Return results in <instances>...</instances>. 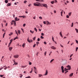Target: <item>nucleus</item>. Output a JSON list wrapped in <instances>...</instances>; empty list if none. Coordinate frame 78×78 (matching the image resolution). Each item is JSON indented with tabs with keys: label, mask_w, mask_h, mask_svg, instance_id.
<instances>
[{
	"label": "nucleus",
	"mask_w": 78,
	"mask_h": 78,
	"mask_svg": "<svg viewBox=\"0 0 78 78\" xmlns=\"http://www.w3.org/2000/svg\"><path fill=\"white\" fill-rule=\"evenodd\" d=\"M47 54V51H45L44 52V55L45 56H46V54Z\"/></svg>",
	"instance_id": "39"
},
{
	"label": "nucleus",
	"mask_w": 78,
	"mask_h": 78,
	"mask_svg": "<svg viewBox=\"0 0 78 78\" xmlns=\"http://www.w3.org/2000/svg\"><path fill=\"white\" fill-rule=\"evenodd\" d=\"M27 77V78H31V77L30 76H28Z\"/></svg>",
	"instance_id": "61"
},
{
	"label": "nucleus",
	"mask_w": 78,
	"mask_h": 78,
	"mask_svg": "<svg viewBox=\"0 0 78 78\" xmlns=\"http://www.w3.org/2000/svg\"><path fill=\"white\" fill-rule=\"evenodd\" d=\"M37 41H40V39H39V38H38L37 40Z\"/></svg>",
	"instance_id": "51"
},
{
	"label": "nucleus",
	"mask_w": 78,
	"mask_h": 78,
	"mask_svg": "<svg viewBox=\"0 0 78 78\" xmlns=\"http://www.w3.org/2000/svg\"><path fill=\"white\" fill-rule=\"evenodd\" d=\"M66 68H67V69L69 70L71 69V66H70L69 65H68L66 67Z\"/></svg>",
	"instance_id": "3"
},
{
	"label": "nucleus",
	"mask_w": 78,
	"mask_h": 78,
	"mask_svg": "<svg viewBox=\"0 0 78 78\" xmlns=\"http://www.w3.org/2000/svg\"><path fill=\"white\" fill-rule=\"evenodd\" d=\"M24 3H27V1H24Z\"/></svg>",
	"instance_id": "43"
},
{
	"label": "nucleus",
	"mask_w": 78,
	"mask_h": 78,
	"mask_svg": "<svg viewBox=\"0 0 78 78\" xmlns=\"http://www.w3.org/2000/svg\"><path fill=\"white\" fill-rule=\"evenodd\" d=\"M19 17H23V18H25L26 17V16H19Z\"/></svg>",
	"instance_id": "9"
},
{
	"label": "nucleus",
	"mask_w": 78,
	"mask_h": 78,
	"mask_svg": "<svg viewBox=\"0 0 78 78\" xmlns=\"http://www.w3.org/2000/svg\"><path fill=\"white\" fill-rule=\"evenodd\" d=\"M69 18V16L67 15H66V18Z\"/></svg>",
	"instance_id": "34"
},
{
	"label": "nucleus",
	"mask_w": 78,
	"mask_h": 78,
	"mask_svg": "<svg viewBox=\"0 0 78 78\" xmlns=\"http://www.w3.org/2000/svg\"><path fill=\"white\" fill-rule=\"evenodd\" d=\"M38 30H39V31H41V29H38Z\"/></svg>",
	"instance_id": "56"
},
{
	"label": "nucleus",
	"mask_w": 78,
	"mask_h": 78,
	"mask_svg": "<svg viewBox=\"0 0 78 78\" xmlns=\"http://www.w3.org/2000/svg\"><path fill=\"white\" fill-rule=\"evenodd\" d=\"M60 46L61 47H62V48H64V46H63V45H62V44H60Z\"/></svg>",
	"instance_id": "37"
},
{
	"label": "nucleus",
	"mask_w": 78,
	"mask_h": 78,
	"mask_svg": "<svg viewBox=\"0 0 78 78\" xmlns=\"http://www.w3.org/2000/svg\"><path fill=\"white\" fill-rule=\"evenodd\" d=\"M59 34H60V36H61V37H63V36H62V33H61V32H60Z\"/></svg>",
	"instance_id": "12"
},
{
	"label": "nucleus",
	"mask_w": 78,
	"mask_h": 78,
	"mask_svg": "<svg viewBox=\"0 0 78 78\" xmlns=\"http://www.w3.org/2000/svg\"><path fill=\"white\" fill-rule=\"evenodd\" d=\"M36 2H41V1L39 0H36Z\"/></svg>",
	"instance_id": "47"
},
{
	"label": "nucleus",
	"mask_w": 78,
	"mask_h": 78,
	"mask_svg": "<svg viewBox=\"0 0 78 78\" xmlns=\"http://www.w3.org/2000/svg\"><path fill=\"white\" fill-rule=\"evenodd\" d=\"M75 30L76 33H78V30L77 29H76V28L75 29Z\"/></svg>",
	"instance_id": "20"
},
{
	"label": "nucleus",
	"mask_w": 78,
	"mask_h": 78,
	"mask_svg": "<svg viewBox=\"0 0 78 78\" xmlns=\"http://www.w3.org/2000/svg\"><path fill=\"white\" fill-rule=\"evenodd\" d=\"M71 14H72V12H69L68 14V15L69 16H71Z\"/></svg>",
	"instance_id": "11"
},
{
	"label": "nucleus",
	"mask_w": 78,
	"mask_h": 78,
	"mask_svg": "<svg viewBox=\"0 0 78 78\" xmlns=\"http://www.w3.org/2000/svg\"><path fill=\"white\" fill-rule=\"evenodd\" d=\"M12 33H11L10 34H9V36H11V35H12Z\"/></svg>",
	"instance_id": "42"
},
{
	"label": "nucleus",
	"mask_w": 78,
	"mask_h": 78,
	"mask_svg": "<svg viewBox=\"0 0 78 78\" xmlns=\"http://www.w3.org/2000/svg\"><path fill=\"white\" fill-rule=\"evenodd\" d=\"M41 35H42V36H44V33H42L41 34Z\"/></svg>",
	"instance_id": "48"
},
{
	"label": "nucleus",
	"mask_w": 78,
	"mask_h": 78,
	"mask_svg": "<svg viewBox=\"0 0 78 78\" xmlns=\"http://www.w3.org/2000/svg\"><path fill=\"white\" fill-rule=\"evenodd\" d=\"M44 44H47V43H46V42H45V41L44 42Z\"/></svg>",
	"instance_id": "59"
},
{
	"label": "nucleus",
	"mask_w": 78,
	"mask_h": 78,
	"mask_svg": "<svg viewBox=\"0 0 78 78\" xmlns=\"http://www.w3.org/2000/svg\"><path fill=\"white\" fill-rule=\"evenodd\" d=\"M51 48L53 50H56V47H55L54 46H51Z\"/></svg>",
	"instance_id": "4"
},
{
	"label": "nucleus",
	"mask_w": 78,
	"mask_h": 78,
	"mask_svg": "<svg viewBox=\"0 0 78 78\" xmlns=\"http://www.w3.org/2000/svg\"><path fill=\"white\" fill-rule=\"evenodd\" d=\"M17 17H16L15 18V20H16V21H17Z\"/></svg>",
	"instance_id": "27"
},
{
	"label": "nucleus",
	"mask_w": 78,
	"mask_h": 78,
	"mask_svg": "<svg viewBox=\"0 0 78 78\" xmlns=\"http://www.w3.org/2000/svg\"><path fill=\"white\" fill-rule=\"evenodd\" d=\"M54 12L55 13H56V10H54Z\"/></svg>",
	"instance_id": "60"
},
{
	"label": "nucleus",
	"mask_w": 78,
	"mask_h": 78,
	"mask_svg": "<svg viewBox=\"0 0 78 78\" xmlns=\"http://www.w3.org/2000/svg\"><path fill=\"white\" fill-rule=\"evenodd\" d=\"M18 33H19V34H20V30H18Z\"/></svg>",
	"instance_id": "32"
},
{
	"label": "nucleus",
	"mask_w": 78,
	"mask_h": 78,
	"mask_svg": "<svg viewBox=\"0 0 78 78\" xmlns=\"http://www.w3.org/2000/svg\"><path fill=\"white\" fill-rule=\"evenodd\" d=\"M27 66H22L21 67H22V68H25V67H27Z\"/></svg>",
	"instance_id": "13"
},
{
	"label": "nucleus",
	"mask_w": 78,
	"mask_h": 78,
	"mask_svg": "<svg viewBox=\"0 0 78 78\" xmlns=\"http://www.w3.org/2000/svg\"><path fill=\"white\" fill-rule=\"evenodd\" d=\"M3 69V67H2V68H0V70H2V69Z\"/></svg>",
	"instance_id": "44"
},
{
	"label": "nucleus",
	"mask_w": 78,
	"mask_h": 78,
	"mask_svg": "<svg viewBox=\"0 0 78 78\" xmlns=\"http://www.w3.org/2000/svg\"><path fill=\"white\" fill-rule=\"evenodd\" d=\"M35 46H36V44H34L33 46V47H34H34H35Z\"/></svg>",
	"instance_id": "46"
},
{
	"label": "nucleus",
	"mask_w": 78,
	"mask_h": 78,
	"mask_svg": "<svg viewBox=\"0 0 78 78\" xmlns=\"http://www.w3.org/2000/svg\"><path fill=\"white\" fill-rule=\"evenodd\" d=\"M34 30L36 31V32H37V29H36V28H34Z\"/></svg>",
	"instance_id": "35"
},
{
	"label": "nucleus",
	"mask_w": 78,
	"mask_h": 78,
	"mask_svg": "<svg viewBox=\"0 0 78 78\" xmlns=\"http://www.w3.org/2000/svg\"><path fill=\"white\" fill-rule=\"evenodd\" d=\"M32 64V63H31V62H29V65H31Z\"/></svg>",
	"instance_id": "63"
},
{
	"label": "nucleus",
	"mask_w": 78,
	"mask_h": 78,
	"mask_svg": "<svg viewBox=\"0 0 78 78\" xmlns=\"http://www.w3.org/2000/svg\"><path fill=\"white\" fill-rule=\"evenodd\" d=\"M25 44H23L22 45V46L23 47V48H24V47H25Z\"/></svg>",
	"instance_id": "15"
},
{
	"label": "nucleus",
	"mask_w": 78,
	"mask_h": 78,
	"mask_svg": "<svg viewBox=\"0 0 78 78\" xmlns=\"http://www.w3.org/2000/svg\"><path fill=\"white\" fill-rule=\"evenodd\" d=\"M38 3L39 4H38ZM40 3H41L40 2H36L34 3V6H40V5L41 6V5L39 4H40Z\"/></svg>",
	"instance_id": "1"
},
{
	"label": "nucleus",
	"mask_w": 78,
	"mask_h": 78,
	"mask_svg": "<svg viewBox=\"0 0 78 78\" xmlns=\"http://www.w3.org/2000/svg\"><path fill=\"white\" fill-rule=\"evenodd\" d=\"M73 44H74V43L73 42L72 43H71V46L72 45H73Z\"/></svg>",
	"instance_id": "57"
},
{
	"label": "nucleus",
	"mask_w": 78,
	"mask_h": 78,
	"mask_svg": "<svg viewBox=\"0 0 78 78\" xmlns=\"http://www.w3.org/2000/svg\"><path fill=\"white\" fill-rule=\"evenodd\" d=\"M18 39L17 37H15V38H14L13 41L16 40V39Z\"/></svg>",
	"instance_id": "26"
},
{
	"label": "nucleus",
	"mask_w": 78,
	"mask_h": 78,
	"mask_svg": "<svg viewBox=\"0 0 78 78\" xmlns=\"http://www.w3.org/2000/svg\"><path fill=\"white\" fill-rule=\"evenodd\" d=\"M64 70L65 71H67V70H68V69H66V68H64Z\"/></svg>",
	"instance_id": "24"
},
{
	"label": "nucleus",
	"mask_w": 78,
	"mask_h": 78,
	"mask_svg": "<svg viewBox=\"0 0 78 78\" xmlns=\"http://www.w3.org/2000/svg\"><path fill=\"white\" fill-rule=\"evenodd\" d=\"M54 60V59H52V60H51L50 61V63H51L52 62H53V60Z\"/></svg>",
	"instance_id": "28"
},
{
	"label": "nucleus",
	"mask_w": 78,
	"mask_h": 78,
	"mask_svg": "<svg viewBox=\"0 0 78 78\" xmlns=\"http://www.w3.org/2000/svg\"><path fill=\"white\" fill-rule=\"evenodd\" d=\"M75 41H76V43L77 44H78V41H77V40H75Z\"/></svg>",
	"instance_id": "41"
},
{
	"label": "nucleus",
	"mask_w": 78,
	"mask_h": 78,
	"mask_svg": "<svg viewBox=\"0 0 78 78\" xmlns=\"http://www.w3.org/2000/svg\"><path fill=\"white\" fill-rule=\"evenodd\" d=\"M15 65H17L18 64L17 63H15Z\"/></svg>",
	"instance_id": "64"
},
{
	"label": "nucleus",
	"mask_w": 78,
	"mask_h": 78,
	"mask_svg": "<svg viewBox=\"0 0 78 78\" xmlns=\"http://www.w3.org/2000/svg\"><path fill=\"white\" fill-rule=\"evenodd\" d=\"M20 78H22V76H23V75H22V74H20Z\"/></svg>",
	"instance_id": "22"
},
{
	"label": "nucleus",
	"mask_w": 78,
	"mask_h": 78,
	"mask_svg": "<svg viewBox=\"0 0 78 78\" xmlns=\"http://www.w3.org/2000/svg\"><path fill=\"white\" fill-rule=\"evenodd\" d=\"M62 73H64V69H62Z\"/></svg>",
	"instance_id": "38"
},
{
	"label": "nucleus",
	"mask_w": 78,
	"mask_h": 78,
	"mask_svg": "<svg viewBox=\"0 0 78 78\" xmlns=\"http://www.w3.org/2000/svg\"><path fill=\"white\" fill-rule=\"evenodd\" d=\"M61 69L62 70H64V67L63 66H62Z\"/></svg>",
	"instance_id": "25"
},
{
	"label": "nucleus",
	"mask_w": 78,
	"mask_h": 78,
	"mask_svg": "<svg viewBox=\"0 0 78 78\" xmlns=\"http://www.w3.org/2000/svg\"><path fill=\"white\" fill-rule=\"evenodd\" d=\"M40 0V2H44V1L43 0Z\"/></svg>",
	"instance_id": "53"
},
{
	"label": "nucleus",
	"mask_w": 78,
	"mask_h": 78,
	"mask_svg": "<svg viewBox=\"0 0 78 78\" xmlns=\"http://www.w3.org/2000/svg\"><path fill=\"white\" fill-rule=\"evenodd\" d=\"M73 73H71L69 75V76H73Z\"/></svg>",
	"instance_id": "18"
},
{
	"label": "nucleus",
	"mask_w": 78,
	"mask_h": 78,
	"mask_svg": "<svg viewBox=\"0 0 78 78\" xmlns=\"http://www.w3.org/2000/svg\"><path fill=\"white\" fill-rule=\"evenodd\" d=\"M14 57L15 58H19V55H14Z\"/></svg>",
	"instance_id": "6"
},
{
	"label": "nucleus",
	"mask_w": 78,
	"mask_h": 78,
	"mask_svg": "<svg viewBox=\"0 0 78 78\" xmlns=\"http://www.w3.org/2000/svg\"><path fill=\"white\" fill-rule=\"evenodd\" d=\"M12 39L11 40H10V42L9 43V45H11V43L12 42Z\"/></svg>",
	"instance_id": "17"
},
{
	"label": "nucleus",
	"mask_w": 78,
	"mask_h": 78,
	"mask_svg": "<svg viewBox=\"0 0 78 78\" xmlns=\"http://www.w3.org/2000/svg\"><path fill=\"white\" fill-rule=\"evenodd\" d=\"M15 32H16V34H17V36H18L19 35L18 34V33H17V31H16V30H15Z\"/></svg>",
	"instance_id": "29"
},
{
	"label": "nucleus",
	"mask_w": 78,
	"mask_h": 78,
	"mask_svg": "<svg viewBox=\"0 0 78 78\" xmlns=\"http://www.w3.org/2000/svg\"><path fill=\"white\" fill-rule=\"evenodd\" d=\"M11 5V3H8L7 4V6H10Z\"/></svg>",
	"instance_id": "10"
},
{
	"label": "nucleus",
	"mask_w": 78,
	"mask_h": 78,
	"mask_svg": "<svg viewBox=\"0 0 78 78\" xmlns=\"http://www.w3.org/2000/svg\"><path fill=\"white\" fill-rule=\"evenodd\" d=\"M27 40L28 42H29V41H30V40H29V38L28 37V38L27 39Z\"/></svg>",
	"instance_id": "50"
},
{
	"label": "nucleus",
	"mask_w": 78,
	"mask_h": 78,
	"mask_svg": "<svg viewBox=\"0 0 78 78\" xmlns=\"http://www.w3.org/2000/svg\"><path fill=\"white\" fill-rule=\"evenodd\" d=\"M25 25H26V24H24L23 25V27H25Z\"/></svg>",
	"instance_id": "36"
},
{
	"label": "nucleus",
	"mask_w": 78,
	"mask_h": 78,
	"mask_svg": "<svg viewBox=\"0 0 78 78\" xmlns=\"http://www.w3.org/2000/svg\"><path fill=\"white\" fill-rule=\"evenodd\" d=\"M31 6V4H29L28 5V6L29 7H30V6Z\"/></svg>",
	"instance_id": "49"
},
{
	"label": "nucleus",
	"mask_w": 78,
	"mask_h": 78,
	"mask_svg": "<svg viewBox=\"0 0 78 78\" xmlns=\"http://www.w3.org/2000/svg\"><path fill=\"white\" fill-rule=\"evenodd\" d=\"M78 47H77L76 48V51H77V50H78Z\"/></svg>",
	"instance_id": "33"
},
{
	"label": "nucleus",
	"mask_w": 78,
	"mask_h": 78,
	"mask_svg": "<svg viewBox=\"0 0 78 78\" xmlns=\"http://www.w3.org/2000/svg\"><path fill=\"white\" fill-rule=\"evenodd\" d=\"M3 22H5V23H6V20H4Z\"/></svg>",
	"instance_id": "58"
},
{
	"label": "nucleus",
	"mask_w": 78,
	"mask_h": 78,
	"mask_svg": "<svg viewBox=\"0 0 78 78\" xmlns=\"http://www.w3.org/2000/svg\"><path fill=\"white\" fill-rule=\"evenodd\" d=\"M46 24L47 25H51V23L49 22L48 21H46Z\"/></svg>",
	"instance_id": "5"
},
{
	"label": "nucleus",
	"mask_w": 78,
	"mask_h": 78,
	"mask_svg": "<svg viewBox=\"0 0 78 78\" xmlns=\"http://www.w3.org/2000/svg\"><path fill=\"white\" fill-rule=\"evenodd\" d=\"M51 4H53V3H54V2H53V1H51Z\"/></svg>",
	"instance_id": "55"
},
{
	"label": "nucleus",
	"mask_w": 78,
	"mask_h": 78,
	"mask_svg": "<svg viewBox=\"0 0 78 78\" xmlns=\"http://www.w3.org/2000/svg\"><path fill=\"white\" fill-rule=\"evenodd\" d=\"M38 77H41V76H42V75L41 74H38Z\"/></svg>",
	"instance_id": "14"
},
{
	"label": "nucleus",
	"mask_w": 78,
	"mask_h": 78,
	"mask_svg": "<svg viewBox=\"0 0 78 78\" xmlns=\"http://www.w3.org/2000/svg\"><path fill=\"white\" fill-rule=\"evenodd\" d=\"M46 23H47V21H43V23H44V25H45V24H46Z\"/></svg>",
	"instance_id": "19"
},
{
	"label": "nucleus",
	"mask_w": 78,
	"mask_h": 78,
	"mask_svg": "<svg viewBox=\"0 0 78 78\" xmlns=\"http://www.w3.org/2000/svg\"><path fill=\"white\" fill-rule=\"evenodd\" d=\"M48 74V72L47 71V70H46V71L45 74H44L43 75L44 76H45V75H47Z\"/></svg>",
	"instance_id": "7"
},
{
	"label": "nucleus",
	"mask_w": 78,
	"mask_h": 78,
	"mask_svg": "<svg viewBox=\"0 0 78 78\" xmlns=\"http://www.w3.org/2000/svg\"><path fill=\"white\" fill-rule=\"evenodd\" d=\"M10 51H11V50H12V47H10L9 48Z\"/></svg>",
	"instance_id": "8"
},
{
	"label": "nucleus",
	"mask_w": 78,
	"mask_h": 78,
	"mask_svg": "<svg viewBox=\"0 0 78 78\" xmlns=\"http://www.w3.org/2000/svg\"><path fill=\"white\" fill-rule=\"evenodd\" d=\"M39 18L40 19H42V18L41 17H39Z\"/></svg>",
	"instance_id": "54"
},
{
	"label": "nucleus",
	"mask_w": 78,
	"mask_h": 78,
	"mask_svg": "<svg viewBox=\"0 0 78 78\" xmlns=\"http://www.w3.org/2000/svg\"><path fill=\"white\" fill-rule=\"evenodd\" d=\"M33 40H34H34H35V39H36V37H34L33 38Z\"/></svg>",
	"instance_id": "45"
},
{
	"label": "nucleus",
	"mask_w": 78,
	"mask_h": 78,
	"mask_svg": "<svg viewBox=\"0 0 78 78\" xmlns=\"http://www.w3.org/2000/svg\"><path fill=\"white\" fill-rule=\"evenodd\" d=\"M39 44V42H37V45L38 44Z\"/></svg>",
	"instance_id": "40"
},
{
	"label": "nucleus",
	"mask_w": 78,
	"mask_h": 78,
	"mask_svg": "<svg viewBox=\"0 0 78 78\" xmlns=\"http://www.w3.org/2000/svg\"><path fill=\"white\" fill-rule=\"evenodd\" d=\"M41 5H43V6H44V7H45V8H48V5H47V4H42Z\"/></svg>",
	"instance_id": "2"
},
{
	"label": "nucleus",
	"mask_w": 78,
	"mask_h": 78,
	"mask_svg": "<svg viewBox=\"0 0 78 78\" xmlns=\"http://www.w3.org/2000/svg\"><path fill=\"white\" fill-rule=\"evenodd\" d=\"M12 22H14V25H16V22L14 20L12 21Z\"/></svg>",
	"instance_id": "31"
},
{
	"label": "nucleus",
	"mask_w": 78,
	"mask_h": 78,
	"mask_svg": "<svg viewBox=\"0 0 78 78\" xmlns=\"http://www.w3.org/2000/svg\"><path fill=\"white\" fill-rule=\"evenodd\" d=\"M0 76L2 78L3 76V75H0Z\"/></svg>",
	"instance_id": "52"
},
{
	"label": "nucleus",
	"mask_w": 78,
	"mask_h": 78,
	"mask_svg": "<svg viewBox=\"0 0 78 78\" xmlns=\"http://www.w3.org/2000/svg\"><path fill=\"white\" fill-rule=\"evenodd\" d=\"M73 55V54H72L71 55H70V58H72V56Z\"/></svg>",
	"instance_id": "62"
},
{
	"label": "nucleus",
	"mask_w": 78,
	"mask_h": 78,
	"mask_svg": "<svg viewBox=\"0 0 78 78\" xmlns=\"http://www.w3.org/2000/svg\"><path fill=\"white\" fill-rule=\"evenodd\" d=\"M5 2L6 3H8V0H5Z\"/></svg>",
	"instance_id": "21"
},
{
	"label": "nucleus",
	"mask_w": 78,
	"mask_h": 78,
	"mask_svg": "<svg viewBox=\"0 0 78 78\" xmlns=\"http://www.w3.org/2000/svg\"><path fill=\"white\" fill-rule=\"evenodd\" d=\"M41 39H44V37H43L42 36H41Z\"/></svg>",
	"instance_id": "30"
},
{
	"label": "nucleus",
	"mask_w": 78,
	"mask_h": 78,
	"mask_svg": "<svg viewBox=\"0 0 78 78\" xmlns=\"http://www.w3.org/2000/svg\"><path fill=\"white\" fill-rule=\"evenodd\" d=\"M73 27V22L72 23V25L71 26V27Z\"/></svg>",
	"instance_id": "23"
},
{
	"label": "nucleus",
	"mask_w": 78,
	"mask_h": 78,
	"mask_svg": "<svg viewBox=\"0 0 78 78\" xmlns=\"http://www.w3.org/2000/svg\"><path fill=\"white\" fill-rule=\"evenodd\" d=\"M33 42V40H29V42Z\"/></svg>",
	"instance_id": "16"
}]
</instances>
